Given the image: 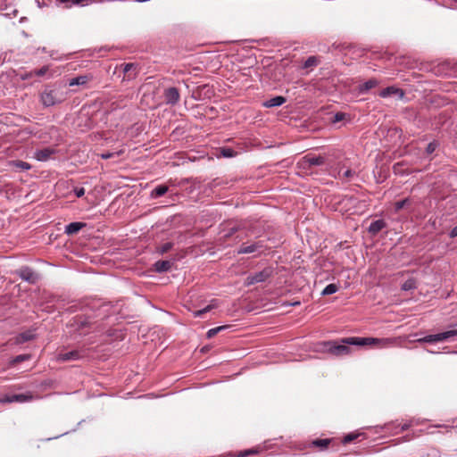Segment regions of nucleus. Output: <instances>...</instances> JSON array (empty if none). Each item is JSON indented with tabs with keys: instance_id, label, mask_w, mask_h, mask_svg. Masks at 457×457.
I'll use <instances>...</instances> for the list:
<instances>
[{
	"instance_id": "nucleus-46",
	"label": "nucleus",
	"mask_w": 457,
	"mask_h": 457,
	"mask_svg": "<svg viewBox=\"0 0 457 457\" xmlns=\"http://www.w3.org/2000/svg\"><path fill=\"white\" fill-rule=\"evenodd\" d=\"M409 428L408 424H405L402 427V430H406Z\"/></svg>"
},
{
	"instance_id": "nucleus-30",
	"label": "nucleus",
	"mask_w": 457,
	"mask_h": 457,
	"mask_svg": "<svg viewBox=\"0 0 457 457\" xmlns=\"http://www.w3.org/2000/svg\"><path fill=\"white\" fill-rule=\"evenodd\" d=\"M417 285L416 280L414 278H409L402 285V289L403 291L412 290L415 289Z\"/></svg>"
},
{
	"instance_id": "nucleus-11",
	"label": "nucleus",
	"mask_w": 457,
	"mask_h": 457,
	"mask_svg": "<svg viewBox=\"0 0 457 457\" xmlns=\"http://www.w3.org/2000/svg\"><path fill=\"white\" fill-rule=\"evenodd\" d=\"M81 357L79 352L78 350H72L66 353H59L57 354V361H69L72 360H78Z\"/></svg>"
},
{
	"instance_id": "nucleus-10",
	"label": "nucleus",
	"mask_w": 457,
	"mask_h": 457,
	"mask_svg": "<svg viewBox=\"0 0 457 457\" xmlns=\"http://www.w3.org/2000/svg\"><path fill=\"white\" fill-rule=\"evenodd\" d=\"M93 75L92 74H85L80 75L75 78H72L69 79L68 85L70 87L73 86H86L88 82L93 80Z\"/></svg>"
},
{
	"instance_id": "nucleus-38",
	"label": "nucleus",
	"mask_w": 457,
	"mask_h": 457,
	"mask_svg": "<svg viewBox=\"0 0 457 457\" xmlns=\"http://www.w3.org/2000/svg\"><path fill=\"white\" fill-rule=\"evenodd\" d=\"M173 247V243H170V242H167V243H164L163 245H162L160 247H159V252L163 254L167 252H169L171 248Z\"/></svg>"
},
{
	"instance_id": "nucleus-23",
	"label": "nucleus",
	"mask_w": 457,
	"mask_h": 457,
	"mask_svg": "<svg viewBox=\"0 0 457 457\" xmlns=\"http://www.w3.org/2000/svg\"><path fill=\"white\" fill-rule=\"evenodd\" d=\"M60 3L64 4L66 7L72 5L85 6L88 4V0H58Z\"/></svg>"
},
{
	"instance_id": "nucleus-37",
	"label": "nucleus",
	"mask_w": 457,
	"mask_h": 457,
	"mask_svg": "<svg viewBox=\"0 0 457 457\" xmlns=\"http://www.w3.org/2000/svg\"><path fill=\"white\" fill-rule=\"evenodd\" d=\"M220 153L224 157H233L236 155V152L232 148L223 147L220 149Z\"/></svg>"
},
{
	"instance_id": "nucleus-7",
	"label": "nucleus",
	"mask_w": 457,
	"mask_h": 457,
	"mask_svg": "<svg viewBox=\"0 0 457 457\" xmlns=\"http://www.w3.org/2000/svg\"><path fill=\"white\" fill-rule=\"evenodd\" d=\"M124 74L123 80H131L136 79L138 74V66L136 63H121L118 67Z\"/></svg>"
},
{
	"instance_id": "nucleus-43",
	"label": "nucleus",
	"mask_w": 457,
	"mask_h": 457,
	"mask_svg": "<svg viewBox=\"0 0 457 457\" xmlns=\"http://www.w3.org/2000/svg\"><path fill=\"white\" fill-rule=\"evenodd\" d=\"M74 192L77 197H81L85 194V189L83 187L75 188Z\"/></svg>"
},
{
	"instance_id": "nucleus-45",
	"label": "nucleus",
	"mask_w": 457,
	"mask_h": 457,
	"mask_svg": "<svg viewBox=\"0 0 457 457\" xmlns=\"http://www.w3.org/2000/svg\"><path fill=\"white\" fill-rule=\"evenodd\" d=\"M112 156H113V154H112V153H106V154H103L101 155V157H102L103 159H109V158H111V157H112Z\"/></svg>"
},
{
	"instance_id": "nucleus-25",
	"label": "nucleus",
	"mask_w": 457,
	"mask_h": 457,
	"mask_svg": "<svg viewBox=\"0 0 457 457\" xmlns=\"http://www.w3.org/2000/svg\"><path fill=\"white\" fill-rule=\"evenodd\" d=\"M320 63V60L317 56H310L306 59L303 64V69H309L317 66Z\"/></svg>"
},
{
	"instance_id": "nucleus-26",
	"label": "nucleus",
	"mask_w": 457,
	"mask_h": 457,
	"mask_svg": "<svg viewBox=\"0 0 457 457\" xmlns=\"http://www.w3.org/2000/svg\"><path fill=\"white\" fill-rule=\"evenodd\" d=\"M378 84L377 79H370L360 86V91L361 92H366L373 87H375Z\"/></svg>"
},
{
	"instance_id": "nucleus-27",
	"label": "nucleus",
	"mask_w": 457,
	"mask_h": 457,
	"mask_svg": "<svg viewBox=\"0 0 457 457\" xmlns=\"http://www.w3.org/2000/svg\"><path fill=\"white\" fill-rule=\"evenodd\" d=\"M411 200L410 198H405L403 200L395 202L394 204L395 212H398L403 208L408 207L409 205H411Z\"/></svg>"
},
{
	"instance_id": "nucleus-17",
	"label": "nucleus",
	"mask_w": 457,
	"mask_h": 457,
	"mask_svg": "<svg viewBox=\"0 0 457 457\" xmlns=\"http://www.w3.org/2000/svg\"><path fill=\"white\" fill-rule=\"evenodd\" d=\"M287 101L286 97L278 96L270 98L263 103V105L267 108L280 106Z\"/></svg>"
},
{
	"instance_id": "nucleus-12",
	"label": "nucleus",
	"mask_w": 457,
	"mask_h": 457,
	"mask_svg": "<svg viewBox=\"0 0 457 457\" xmlns=\"http://www.w3.org/2000/svg\"><path fill=\"white\" fill-rule=\"evenodd\" d=\"M332 439L329 438H317L309 443V447L311 448H318L320 451H324L328 449V445H330Z\"/></svg>"
},
{
	"instance_id": "nucleus-6",
	"label": "nucleus",
	"mask_w": 457,
	"mask_h": 457,
	"mask_svg": "<svg viewBox=\"0 0 457 457\" xmlns=\"http://www.w3.org/2000/svg\"><path fill=\"white\" fill-rule=\"evenodd\" d=\"M457 336V329L449 330L435 335H428L425 337L420 338L417 341L418 342H424V343H435V342H440L446 340L452 337Z\"/></svg>"
},
{
	"instance_id": "nucleus-36",
	"label": "nucleus",
	"mask_w": 457,
	"mask_h": 457,
	"mask_svg": "<svg viewBox=\"0 0 457 457\" xmlns=\"http://www.w3.org/2000/svg\"><path fill=\"white\" fill-rule=\"evenodd\" d=\"M31 357L30 354H20V355H17L13 360H12V363L13 364H17V363H20V362H22V361H28L29 360Z\"/></svg>"
},
{
	"instance_id": "nucleus-42",
	"label": "nucleus",
	"mask_w": 457,
	"mask_h": 457,
	"mask_svg": "<svg viewBox=\"0 0 457 457\" xmlns=\"http://www.w3.org/2000/svg\"><path fill=\"white\" fill-rule=\"evenodd\" d=\"M257 452L254 450H247L244 452H240L237 456L235 457H245L246 455L256 453Z\"/></svg>"
},
{
	"instance_id": "nucleus-28",
	"label": "nucleus",
	"mask_w": 457,
	"mask_h": 457,
	"mask_svg": "<svg viewBox=\"0 0 457 457\" xmlns=\"http://www.w3.org/2000/svg\"><path fill=\"white\" fill-rule=\"evenodd\" d=\"M364 436L362 433H349L346 436H345L342 439V443L344 445L350 444L356 440L359 436Z\"/></svg>"
},
{
	"instance_id": "nucleus-35",
	"label": "nucleus",
	"mask_w": 457,
	"mask_h": 457,
	"mask_svg": "<svg viewBox=\"0 0 457 457\" xmlns=\"http://www.w3.org/2000/svg\"><path fill=\"white\" fill-rule=\"evenodd\" d=\"M226 328H228V326H220V327H217V328H211L207 332V337L208 338H212L214 336H216L220 331H222V330H224Z\"/></svg>"
},
{
	"instance_id": "nucleus-8",
	"label": "nucleus",
	"mask_w": 457,
	"mask_h": 457,
	"mask_svg": "<svg viewBox=\"0 0 457 457\" xmlns=\"http://www.w3.org/2000/svg\"><path fill=\"white\" fill-rule=\"evenodd\" d=\"M165 101L169 104H176L179 101V92L177 87H170L164 90Z\"/></svg>"
},
{
	"instance_id": "nucleus-4",
	"label": "nucleus",
	"mask_w": 457,
	"mask_h": 457,
	"mask_svg": "<svg viewBox=\"0 0 457 457\" xmlns=\"http://www.w3.org/2000/svg\"><path fill=\"white\" fill-rule=\"evenodd\" d=\"M273 276V268L266 267L259 272L250 274L245 281L246 287L254 285L256 283L265 282L267 279Z\"/></svg>"
},
{
	"instance_id": "nucleus-40",
	"label": "nucleus",
	"mask_w": 457,
	"mask_h": 457,
	"mask_svg": "<svg viewBox=\"0 0 457 457\" xmlns=\"http://www.w3.org/2000/svg\"><path fill=\"white\" fill-rule=\"evenodd\" d=\"M212 308H213V305H212V304H209V305H207L206 307H204V309H201V310L195 311V312H194V316H195V317H200V316H202L204 313H206L207 312L211 311Z\"/></svg>"
},
{
	"instance_id": "nucleus-14",
	"label": "nucleus",
	"mask_w": 457,
	"mask_h": 457,
	"mask_svg": "<svg viewBox=\"0 0 457 457\" xmlns=\"http://www.w3.org/2000/svg\"><path fill=\"white\" fill-rule=\"evenodd\" d=\"M386 227V223L383 220H377L372 221L368 228V232L373 236L379 233L383 228Z\"/></svg>"
},
{
	"instance_id": "nucleus-20",
	"label": "nucleus",
	"mask_w": 457,
	"mask_h": 457,
	"mask_svg": "<svg viewBox=\"0 0 457 457\" xmlns=\"http://www.w3.org/2000/svg\"><path fill=\"white\" fill-rule=\"evenodd\" d=\"M169 191V187L166 185H159L157 186L152 192V198H158L165 195Z\"/></svg>"
},
{
	"instance_id": "nucleus-16",
	"label": "nucleus",
	"mask_w": 457,
	"mask_h": 457,
	"mask_svg": "<svg viewBox=\"0 0 457 457\" xmlns=\"http://www.w3.org/2000/svg\"><path fill=\"white\" fill-rule=\"evenodd\" d=\"M173 264H174L173 261H169V260L157 261L154 263V270L157 272H165V271L170 270L171 269V267L173 266Z\"/></svg>"
},
{
	"instance_id": "nucleus-24",
	"label": "nucleus",
	"mask_w": 457,
	"mask_h": 457,
	"mask_svg": "<svg viewBox=\"0 0 457 457\" xmlns=\"http://www.w3.org/2000/svg\"><path fill=\"white\" fill-rule=\"evenodd\" d=\"M356 175L355 171L352 170L351 169H346L345 171L342 170V169L338 171V178L345 179L349 181Z\"/></svg>"
},
{
	"instance_id": "nucleus-1",
	"label": "nucleus",
	"mask_w": 457,
	"mask_h": 457,
	"mask_svg": "<svg viewBox=\"0 0 457 457\" xmlns=\"http://www.w3.org/2000/svg\"><path fill=\"white\" fill-rule=\"evenodd\" d=\"M389 338H374V337H345L340 343L335 340L327 341L322 344L323 351L334 356H344L351 353L348 345H378L381 347L387 346L392 344Z\"/></svg>"
},
{
	"instance_id": "nucleus-22",
	"label": "nucleus",
	"mask_w": 457,
	"mask_h": 457,
	"mask_svg": "<svg viewBox=\"0 0 457 457\" xmlns=\"http://www.w3.org/2000/svg\"><path fill=\"white\" fill-rule=\"evenodd\" d=\"M33 399L31 393L12 395V403H24Z\"/></svg>"
},
{
	"instance_id": "nucleus-32",
	"label": "nucleus",
	"mask_w": 457,
	"mask_h": 457,
	"mask_svg": "<svg viewBox=\"0 0 457 457\" xmlns=\"http://www.w3.org/2000/svg\"><path fill=\"white\" fill-rule=\"evenodd\" d=\"M242 228L241 226L239 225H235V226H232L231 228H229L228 229V231L226 233H224V235L222 236V237L224 239H228L231 236H233L235 233H237V231L241 230Z\"/></svg>"
},
{
	"instance_id": "nucleus-13",
	"label": "nucleus",
	"mask_w": 457,
	"mask_h": 457,
	"mask_svg": "<svg viewBox=\"0 0 457 457\" xmlns=\"http://www.w3.org/2000/svg\"><path fill=\"white\" fill-rule=\"evenodd\" d=\"M303 162L306 163L309 167L320 166L325 163V157L321 155L312 156L311 154H308L303 157Z\"/></svg>"
},
{
	"instance_id": "nucleus-2",
	"label": "nucleus",
	"mask_w": 457,
	"mask_h": 457,
	"mask_svg": "<svg viewBox=\"0 0 457 457\" xmlns=\"http://www.w3.org/2000/svg\"><path fill=\"white\" fill-rule=\"evenodd\" d=\"M67 98V93L62 87L52 85L46 86L40 93V102L45 107H51L61 104Z\"/></svg>"
},
{
	"instance_id": "nucleus-44",
	"label": "nucleus",
	"mask_w": 457,
	"mask_h": 457,
	"mask_svg": "<svg viewBox=\"0 0 457 457\" xmlns=\"http://www.w3.org/2000/svg\"><path fill=\"white\" fill-rule=\"evenodd\" d=\"M449 236L451 238L457 237V226L451 230Z\"/></svg>"
},
{
	"instance_id": "nucleus-29",
	"label": "nucleus",
	"mask_w": 457,
	"mask_h": 457,
	"mask_svg": "<svg viewBox=\"0 0 457 457\" xmlns=\"http://www.w3.org/2000/svg\"><path fill=\"white\" fill-rule=\"evenodd\" d=\"M48 70H49L48 66H43L40 69H37V70L31 71L27 75V78H31L33 76H37V77L44 76L48 71Z\"/></svg>"
},
{
	"instance_id": "nucleus-15",
	"label": "nucleus",
	"mask_w": 457,
	"mask_h": 457,
	"mask_svg": "<svg viewBox=\"0 0 457 457\" xmlns=\"http://www.w3.org/2000/svg\"><path fill=\"white\" fill-rule=\"evenodd\" d=\"M262 247L260 242L253 243L249 245H242L237 250L238 254L252 253Z\"/></svg>"
},
{
	"instance_id": "nucleus-39",
	"label": "nucleus",
	"mask_w": 457,
	"mask_h": 457,
	"mask_svg": "<svg viewBox=\"0 0 457 457\" xmlns=\"http://www.w3.org/2000/svg\"><path fill=\"white\" fill-rule=\"evenodd\" d=\"M346 116L347 115L345 112H337L333 116L332 122L337 123V122L342 121V120H345Z\"/></svg>"
},
{
	"instance_id": "nucleus-19",
	"label": "nucleus",
	"mask_w": 457,
	"mask_h": 457,
	"mask_svg": "<svg viewBox=\"0 0 457 457\" xmlns=\"http://www.w3.org/2000/svg\"><path fill=\"white\" fill-rule=\"evenodd\" d=\"M35 338V334L30 331V330H28V331H25V332H22V333H20L16 337H15V343L17 345H21V344H23L25 342H28V341H30V340H33Z\"/></svg>"
},
{
	"instance_id": "nucleus-9",
	"label": "nucleus",
	"mask_w": 457,
	"mask_h": 457,
	"mask_svg": "<svg viewBox=\"0 0 457 457\" xmlns=\"http://www.w3.org/2000/svg\"><path fill=\"white\" fill-rule=\"evenodd\" d=\"M393 95H395L400 99H402L404 96V91L402 88L391 86V87H387L382 89L379 92V96H381L383 98L388 97Z\"/></svg>"
},
{
	"instance_id": "nucleus-33",
	"label": "nucleus",
	"mask_w": 457,
	"mask_h": 457,
	"mask_svg": "<svg viewBox=\"0 0 457 457\" xmlns=\"http://www.w3.org/2000/svg\"><path fill=\"white\" fill-rule=\"evenodd\" d=\"M338 287L336 284L328 285L322 291L323 295H328L337 292Z\"/></svg>"
},
{
	"instance_id": "nucleus-3",
	"label": "nucleus",
	"mask_w": 457,
	"mask_h": 457,
	"mask_svg": "<svg viewBox=\"0 0 457 457\" xmlns=\"http://www.w3.org/2000/svg\"><path fill=\"white\" fill-rule=\"evenodd\" d=\"M94 325L95 323L89 318L84 316H78L70 323L72 330L79 335L88 334L94 328Z\"/></svg>"
},
{
	"instance_id": "nucleus-34",
	"label": "nucleus",
	"mask_w": 457,
	"mask_h": 457,
	"mask_svg": "<svg viewBox=\"0 0 457 457\" xmlns=\"http://www.w3.org/2000/svg\"><path fill=\"white\" fill-rule=\"evenodd\" d=\"M438 146H439L438 141L434 140L427 145L425 152L427 154H431L436 150V148Z\"/></svg>"
},
{
	"instance_id": "nucleus-5",
	"label": "nucleus",
	"mask_w": 457,
	"mask_h": 457,
	"mask_svg": "<svg viewBox=\"0 0 457 457\" xmlns=\"http://www.w3.org/2000/svg\"><path fill=\"white\" fill-rule=\"evenodd\" d=\"M15 274L18 275L22 280L27 281L29 284H36L39 279V276L30 267L22 266L19 270H15Z\"/></svg>"
},
{
	"instance_id": "nucleus-18",
	"label": "nucleus",
	"mask_w": 457,
	"mask_h": 457,
	"mask_svg": "<svg viewBox=\"0 0 457 457\" xmlns=\"http://www.w3.org/2000/svg\"><path fill=\"white\" fill-rule=\"evenodd\" d=\"M84 227H86V223L84 222H71L65 227V233L67 235H74Z\"/></svg>"
},
{
	"instance_id": "nucleus-47",
	"label": "nucleus",
	"mask_w": 457,
	"mask_h": 457,
	"mask_svg": "<svg viewBox=\"0 0 457 457\" xmlns=\"http://www.w3.org/2000/svg\"><path fill=\"white\" fill-rule=\"evenodd\" d=\"M300 304V302H295L294 303H291V305H299Z\"/></svg>"
},
{
	"instance_id": "nucleus-21",
	"label": "nucleus",
	"mask_w": 457,
	"mask_h": 457,
	"mask_svg": "<svg viewBox=\"0 0 457 457\" xmlns=\"http://www.w3.org/2000/svg\"><path fill=\"white\" fill-rule=\"evenodd\" d=\"M52 154H53V150H51L49 148H45V149L39 150L36 153V158L38 161L45 162L51 156Z\"/></svg>"
},
{
	"instance_id": "nucleus-41",
	"label": "nucleus",
	"mask_w": 457,
	"mask_h": 457,
	"mask_svg": "<svg viewBox=\"0 0 457 457\" xmlns=\"http://www.w3.org/2000/svg\"><path fill=\"white\" fill-rule=\"evenodd\" d=\"M12 403V395H4L0 397V403Z\"/></svg>"
},
{
	"instance_id": "nucleus-31",
	"label": "nucleus",
	"mask_w": 457,
	"mask_h": 457,
	"mask_svg": "<svg viewBox=\"0 0 457 457\" xmlns=\"http://www.w3.org/2000/svg\"><path fill=\"white\" fill-rule=\"evenodd\" d=\"M12 165L15 168H18V169H21V170H29L31 169V165L29 162H23V161H21V160L13 161L12 162Z\"/></svg>"
}]
</instances>
